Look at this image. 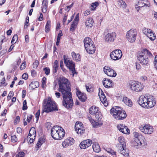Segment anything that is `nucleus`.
<instances>
[{
	"instance_id": "f257e3e1",
	"label": "nucleus",
	"mask_w": 157,
	"mask_h": 157,
	"mask_svg": "<svg viewBox=\"0 0 157 157\" xmlns=\"http://www.w3.org/2000/svg\"><path fill=\"white\" fill-rule=\"evenodd\" d=\"M58 91L63 97L62 104L66 108H71L73 102L71 92V85L68 80L64 77L60 78L58 81Z\"/></svg>"
},
{
	"instance_id": "f03ea898",
	"label": "nucleus",
	"mask_w": 157,
	"mask_h": 157,
	"mask_svg": "<svg viewBox=\"0 0 157 157\" xmlns=\"http://www.w3.org/2000/svg\"><path fill=\"white\" fill-rule=\"evenodd\" d=\"M138 103L142 107L148 108L153 107L155 104L153 97L152 96L147 98L143 96H140L138 100Z\"/></svg>"
},
{
	"instance_id": "7ed1b4c3",
	"label": "nucleus",
	"mask_w": 157,
	"mask_h": 157,
	"mask_svg": "<svg viewBox=\"0 0 157 157\" xmlns=\"http://www.w3.org/2000/svg\"><path fill=\"white\" fill-rule=\"evenodd\" d=\"M43 106V113L45 112L48 113L58 110L56 104L50 97H48L47 99L44 100Z\"/></svg>"
},
{
	"instance_id": "20e7f679",
	"label": "nucleus",
	"mask_w": 157,
	"mask_h": 157,
	"mask_svg": "<svg viewBox=\"0 0 157 157\" xmlns=\"http://www.w3.org/2000/svg\"><path fill=\"white\" fill-rule=\"evenodd\" d=\"M51 135L55 140H60L63 139L65 135L64 129L59 126H55L51 130Z\"/></svg>"
},
{
	"instance_id": "39448f33",
	"label": "nucleus",
	"mask_w": 157,
	"mask_h": 157,
	"mask_svg": "<svg viewBox=\"0 0 157 157\" xmlns=\"http://www.w3.org/2000/svg\"><path fill=\"white\" fill-rule=\"evenodd\" d=\"M111 114L116 120H123L127 116L125 112L118 106L112 108L110 110Z\"/></svg>"
},
{
	"instance_id": "423d86ee",
	"label": "nucleus",
	"mask_w": 157,
	"mask_h": 157,
	"mask_svg": "<svg viewBox=\"0 0 157 157\" xmlns=\"http://www.w3.org/2000/svg\"><path fill=\"white\" fill-rule=\"evenodd\" d=\"M153 57L151 52L147 49H144L138 57V59L142 65H147L149 58Z\"/></svg>"
},
{
	"instance_id": "0eeeda50",
	"label": "nucleus",
	"mask_w": 157,
	"mask_h": 157,
	"mask_svg": "<svg viewBox=\"0 0 157 157\" xmlns=\"http://www.w3.org/2000/svg\"><path fill=\"white\" fill-rule=\"evenodd\" d=\"M128 86L132 90L136 92L141 91L143 88V86L141 83L134 81H129Z\"/></svg>"
},
{
	"instance_id": "6e6552de",
	"label": "nucleus",
	"mask_w": 157,
	"mask_h": 157,
	"mask_svg": "<svg viewBox=\"0 0 157 157\" xmlns=\"http://www.w3.org/2000/svg\"><path fill=\"white\" fill-rule=\"evenodd\" d=\"M133 134L135 138L134 143L135 145L139 147L141 145L144 146L146 144L144 140L145 139L142 135L136 132H134Z\"/></svg>"
},
{
	"instance_id": "1a4fd4ad",
	"label": "nucleus",
	"mask_w": 157,
	"mask_h": 157,
	"mask_svg": "<svg viewBox=\"0 0 157 157\" xmlns=\"http://www.w3.org/2000/svg\"><path fill=\"white\" fill-rule=\"evenodd\" d=\"M137 32L136 29H131L128 31L126 35V38L129 42L133 43L136 40Z\"/></svg>"
},
{
	"instance_id": "9d476101",
	"label": "nucleus",
	"mask_w": 157,
	"mask_h": 157,
	"mask_svg": "<svg viewBox=\"0 0 157 157\" xmlns=\"http://www.w3.org/2000/svg\"><path fill=\"white\" fill-rule=\"evenodd\" d=\"M89 113L92 115H95L96 119L100 120L102 117V115L99 111V108L93 105L89 109Z\"/></svg>"
},
{
	"instance_id": "9b49d317",
	"label": "nucleus",
	"mask_w": 157,
	"mask_h": 157,
	"mask_svg": "<svg viewBox=\"0 0 157 157\" xmlns=\"http://www.w3.org/2000/svg\"><path fill=\"white\" fill-rule=\"evenodd\" d=\"M64 59V63L66 66L68 67L72 72V75L73 76L74 74L76 72L75 69V65L71 60L69 59H65V56H64L63 57Z\"/></svg>"
},
{
	"instance_id": "f8f14e48",
	"label": "nucleus",
	"mask_w": 157,
	"mask_h": 157,
	"mask_svg": "<svg viewBox=\"0 0 157 157\" xmlns=\"http://www.w3.org/2000/svg\"><path fill=\"white\" fill-rule=\"evenodd\" d=\"M122 55L121 51L119 49H116L111 52L110 54L111 58L114 60L120 59Z\"/></svg>"
},
{
	"instance_id": "ddd939ff",
	"label": "nucleus",
	"mask_w": 157,
	"mask_h": 157,
	"mask_svg": "<svg viewBox=\"0 0 157 157\" xmlns=\"http://www.w3.org/2000/svg\"><path fill=\"white\" fill-rule=\"evenodd\" d=\"M36 131L34 127H32L29 131V135L27 136V140L29 143H32L35 139Z\"/></svg>"
},
{
	"instance_id": "4468645a",
	"label": "nucleus",
	"mask_w": 157,
	"mask_h": 157,
	"mask_svg": "<svg viewBox=\"0 0 157 157\" xmlns=\"http://www.w3.org/2000/svg\"><path fill=\"white\" fill-rule=\"evenodd\" d=\"M143 32L151 40H154L155 39V35L152 30L144 28L143 30Z\"/></svg>"
},
{
	"instance_id": "2eb2a0df",
	"label": "nucleus",
	"mask_w": 157,
	"mask_h": 157,
	"mask_svg": "<svg viewBox=\"0 0 157 157\" xmlns=\"http://www.w3.org/2000/svg\"><path fill=\"white\" fill-rule=\"evenodd\" d=\"M139 128L142 132L146 134H151L153 131V127L149 124H146L143 126L141 125Z\"/></svg>"
},
{
	"instance_id": "dca6fc26",
	"label": "nucleus",
	"mask_w": 157,
	"mask_h": 157,
	"mask_svg": "<svg viewBox=\"0 0 157 157\" xmlns=\"http://www.w3.org/2000/svg\"><path fill=\"white\" fill-rule=\"evenodd\" d=\"M75 130L78 134H82L84 132L85 129L83 124L80 122H77L75 124Z\"/></svg>"
},
{
	"instance_id": "f3484780",
	"label": "nucleus",
	"mask_w": 157,
	"mask_h": 157,
	"mask_svg": "<svg viewBox=\"0 0 157 157\" xmlns=\"http://www.w3.org/2000/svg\"><path fill=\"white\" fill-rule=\"evenodd\" d=\"M103 71L108 76L111 77H115L117 75L115 71L108 66H105L104 67Z\"/></svg>"
},
{
	"instance_id": "a211bd4d",
	"label": "nucleus",
	"mask_w": 157,
	"mask_h": 157,
	"mask_svg": "<svg viewBox=\"0 0 157 157\" xmlns=\"http://www.w3.org/2000/svg\"><path fill=\"white\" fill-rule=\"evenodd\" d=\"M98 96L101 101L104 104V106H107L108 105V102L106 100V98L103 92L101 89H99Z\"/></svg>"
},
{
	"instance_id": "6ab92c4d",
	"label": "nucleus",
	"mask_w": 157,
	"mask_h": 157,
	"mask_svg": "<svg viewBox=\"0 0 157 157\" xmlns=\"http://www.w3.org/2000/svg\"><path fill=\"white\" fill-rule=\"evenodd\" d=\"M117 129L122 133L128 134L130 133V130L128 127L124 124H119L117 125Z\"/></svg>"
},
{
	"instance_id": "aec40b11",
	"label": "nucleus",
	"mask_w": 157,
	"mask_h": 157,
	"mask_svg": "<svg viewBox=\"0 0 157 157\" xmlns=\"http://www.w3.org/2000/svg\"><path fill=\"white\" fill-rule=\"evenodd\" d=\"M116 36V34L115 32L109 33L105 36V40L107 42H113Z\"/></svg>"
},
{
	"instance_id": "412c9836",
	"label": "nucleus",
	"mask_w": 157,
	"mask_h": 157,
	"mask_svg": "<svg viewBox=\"0 0 157 157\" xmlns=\"http://www.w3.org/2000/svg\"><path fill=\"white\" fill-rule=\"evenodd\" d=\"M76 94L79 100L82 102H84L86 100L87 97L85 94L82 93L78 88H76Z\"/></svg>"
},
{
	"instance_id": "4be33fe9",
	"label": "nucleus",
	"mask_w": 157,
	"mask_h": 157,
	"mask_svg": "<svg viewBox=\"0 0 157 157\" xmlns=\"http://www.w3.org/2000/svg\"><path fill=\"white\" fill-rule=\"evenodd\" d=\"M150 4L147 0H139L138 3L136 5V9L142 7L144 6H149Z\"/></svg>"
},
{
	"instance_id": "5701e85b",
	"label": "nucleus",
	"mask_w": 157,
	"mask_h": 157,
	"mask_svg": "<svg viewBox=\"0 0 157 157\" xmlns=\"http://www.w3.org/2000/svg\"><path fill=\"white\" fill-rule=\"evenodd\" d=\"M92 141L90 140H86L82 141L79 145L81 149H85L91 146Z\"/></svg>"
},
{
	"instance_id": "b1692460",
	"label": "nucleus",
	"mask_w": 157,
	"mask_h": 157,
	"mask_svg": "<svg viewBox=\"0 0 157 157\" xmlns=\"http://www.w3.org/2000/svg\"><path fill=\"white\" fill-rule=\"evenodd\" d=\"M74 142V140L72 138H67L63 142L62 145L63 147H66L69 146L73 144Z\"/></svg>"
},
{
	"instance_id": "393cba45",
	"label": "nucleus",
	"mask_w": 157,
	"mask_h": 157,
	"mask_svg": "<svg viewBox=\"0 0 157 157\" xmlns=\"http://www.w3.org/2000/svg\"><path fill=\"white\" fill-rule=\"evenodd\" d=\"M102 82L103 84L105 87L109 88L112 87V81L110 79L105 78Z\"/></svg>"
},
{
	"instance_id": "a878e982",
	"label": "nucleus",
	"mask_w": 157,
	"mask_h": 157,
	"mask_svg": "<svg viewBox=\"0 0 157 157\" xmlns=\"http://www.w3.org/2000/svg\"><path fill=\"white\" fill-rule=\"evenodd\" d=\"M85 48L87 52L89 54H91L94 53L95 51V47L94 44L86 47Z\"/></svg>"
},
{
	"instance_id": "bb28decb",
	"label": "nucleus",
	"mask_w": 157,
	"mask_h": 157,
	"mask_svg": "<svg viewBox=\"0 0 157 157\" xmlns=\"http://www.w3.org/2000/svg\"><path fill=\"white\" fill-rule=\"evenodd\" d=\"M122 101L126 105L129 107H131L132 105V103L131 99L127 97H123Z\"/></svg>"
},
{
	"instance_id": "cd10ccee",
	"label": "nucleus",
	"mask_w": 157,
	"mask_h": 157,
	"mask_svg": "<svg viewBox=\"0 0 157 157\" xmlns=\"http://www.w3.org/2000/svg\"><path fill=\"white\" fill-rule=\"evenodd\" d=\"M88 118L90 122L93 125V127H96L98 126H100V125L102 124V123L101 122L99 123V121H101V119H100V120H98L99 122H98L94 121L92 119V118L91 117H88Z\"/></svg>"
},
{
	"instance_id": "c85d7f7f",
	"label": "nucleus",
	"mask_w": 157,
	"mask_h": 157,
	"mask_svg": "<svg viewBox=\"0 0 157 157\" xmlns=\"http://www.w3.org/2000/svg\"><path fill=\"white\" fill-rule=\"evenodd\" d=\"M84 45L85 47L88 46L92 44H94L93 42L89 37H86L84 40Z\"/></svg>"
},
{
	"instance_id": "c756f323",
	"label": "nucleus",
	"mask_w": 157,
	"mask_h": 157,
	"mask_svg": "<svg viewBox=\"0 0 157 157\" xmlns=\"http://www.w3.org/2000/svg\"><path fill=\"white\" fill-rule=\"evenodd\" d=\"M39 86V83L36 81H33L31 82L29 86V88L31 90H33L38 87Z\"/></svg>"
},
{
	"instance_id": "7c9ffc66",
	"label": "nucleus",
	"mask_w": 157,
	"mask_h": 157,
	"mask_svg": "<svg viewBox=\"0 0 157 157\" xmlns=\"http://www.w3.org/2000/svg\"><path fill=\"white\" fill-rule=\"evenodd\" d=\"M92 148L93 150L96 152L98 153L101 151V148L98 143L97 142L93 143Z\"/></svg>"
},
{
	"instance_id": "2f4dec72",
	"label": "nucleus",
	"mask_w": 157,
	"mask_h": 157,
	"mask_svg": "<svg viewBox=\"0 0 157 157\" xmlns=\"http://www.w3.org/2000/svg\"><path fill=\"white\" fill-rule=\"evenodd\" d=\"M71 54L73 59L76 61L78 62L80 61L81 57L79 54H76L73 52H71Z\"/></svg>"
},
{
	"instance_id": "473e14b6",
	"label": "nucleus",
	"mask_w": 157,
	"mask_h": 157,
	"mask_svg": "<svg viewBox=\"0 0 157 157\" xmlns=\"http://www.w3.org/2000/svg\"><path fill=\"white\" fill-rule=\"evenodd\" d=\"M118 140L119 142V144L122 147H126V144L125 140L124 137L122 136H120L118 138Z\"/></svg>"
},
{
	"instance_id": "72a5a7b5",
	"label": "nucleus",
	"mask_w": 157,
	"mask_h": 157,
	"mask_svg": "<svg viewBox=\"0 0 157 157\" xmlns=\"http://www.w3.org/2000/svg\"><path fill=\"white\" fill-rule=\"evenodd\" d=\"M94 23V21L91 18H88L85 22L86 25L88 27H92Z\"/></svg>"
},
{
	"instance_id": "f704fd0d",
	"label": "nucleus",
	"mask_w": 157,
	"mask_h": 157,
	"mask_svg": "<svg viewBox=\"0 0 157 157\" xmlns=\"http://www.w3.org/2000/svg\"><path fill=\"white\" fill-rule=\"evenodd\" d=\"M117 5L118 6L123 9L125 8L126 6V3L122 0H118Z\"/></svg>"
},
{
	"instance_id": "c9c22d12",
	"label": "nucleus",
	"mask_w": 157,
	"mask_h": 157,
	"mask_svg": "<svg viewBox=\"0 0 157 157\" xmlns=\"http://www.w3.org/2000/svg\"><path fill=\"white\" fill-rule=\"evenodd\" d=\"M99 5L98 2H97L92 3L91 6H90V9L91 10H95L96 7Z\"/></svg>"
},
{
	"instance_id": "e433bc0d",
	"label": "nucleus",
	"mask_w": 157,
	"mask_h": 157,
	"mask_svg": "<svg viewBox=\"0 0 157 157\" xmlns=\"http://www.w3.org/2000/svg\"><path fill=\"white\" fill-rule=\"evenodd\" d=\"M58 69V62L57 60H56L54 63L53 69V73H56Z\"/></svg>"
},
{
	"instance_id": "4c0bfd02",
	"label": "nucleus",
	"mask_w": 157,
	"mask_h": 157,
	"mask_svg": "<svg viewBox=\"0 0 157 157\" xmlns=\"http://www.w3.org/2000/svg\"><path fill=\"white\" fill-rule=\"evenodd\" d=\"M50 26L51 21H48L47 22L45 27V31L46 33H47L49 32L50 30Z\"/></svg>"
},
{
	"instance_id": "58836bf2",
	"label": "nucleus",
	"mask_w": 157,
	"mask_h": 157,
	"mask_svg": "<svg viewBox=\"0 0 157 157\" xmlns=\"http://www.w3.org/2000/svg\"><path fill=\"white\" fill-rule=\"evenodd\" d=\"M125 147H121V149L120 153L121 154L124 156H127L128 155V151H126V150L124 149Z\"/></svg>"
},
{
	"instance_id": "ea45409f",
	"label": "nucleus",
	"mask_w": 157,
	"mask_h": 157,
	"mask_svg": "<svg viewBox=\"0 0 157 157\" xmlns=\"http://www.w3.org/2000/svg\"><path fill=\"white\" fill-rule=\"evenodd\" d=\"M45 140L44 138H40L36 144V145L39 147L45 142Z\"/></svg>"
},
{
	"instance_id": "a19ab883",
	"label": "nucleus",
	"mask_w": 157,
	"mask_h": 157,
	"mask_svg": "<svg viewBox=\"0 0 157 157\" xmlns=\"http://www.w3.org/2000/svg\"><path fill=\"white\" fill-rule=\"evenodd\" d=\"M77 24L78 23H75V22L73 21L72 24L71 25L70 30L72 31H74L76 28Z\"/></svg>"
},
{
	"instance_id": "79ce46f5",
	"label": "nucleus",
	"mask_w": 157,
	"mask_h": 157,
	"mask_svg": "<svg viewBox=\"0 0 157 157\" xmlns=\"http://www.w3.org/2000/svg\"><path fill=\"white\" fill-rule=\"evenodd\" d=\"M18 39V36L17 35H14L12 39L11 43L12 44L15 43Z\"/></svg>"
},
{
	"instance_id": "37998d69",
	"label": "nucleus",
	"mask_w": 157,
	"mask_h": 157,
	"mask_svg": "<svg viewBox=\"0 0 157 157\" xmlns=\"http://www.w3.org/2000/svg\"><path fill=\"white\" fill-rule=\"evenodd\" d=\"M28 107L27 105V102L26 100H25L23 102V105L22 108V110H25L27 109Z\"/></svg>"
},
{
	"instance_id": "c03bdc74",
	"label": "nucleus",
	"mask_w": 157,
	"mask_h": 157,
	"mask_svg": "<svg viewBox=\"0 0 157 157\" xmlns=\"http://www.w3.org/2000/svg\"><path fill=\"white\" fill-rule=\"evenodd\" d=\"M41 8L42 13H45L47 11L48 6H41Z\"/></svg>"
},
{
	"instance_id": "a18cd8bd",
	"label": "nucleus",
	"mask_w": 157,
	"mask_h": 157,
	"mask_svg": "<svg viewBox=\"0 0 157 157\" xmlns=\"http://www.w3.org/2000/svg\"><path fill=\"white\" fill-rule=\"evenodd\" d=\"M45 72V74L47 75H49L50 72V69L48 67H45L43 69Z\"/></svg>"
},
{
	"instance_id": "49530a36",
	"label": "nucleus",
	"mask_w": 157,
	"mask_h": 157,
	"mask_svg": "<svg viewBox=\"0 0 157 157\" xmlns=\"http://www.w3.org/2000/svg\"><path fill=\"white\" fill-rule=\"evenodd\" d=\"M11 140L12 142L15 143L17 141L18 139L15 135H14L11 137Z\"/></svg>"
},
{
	"instance_id": "de8ad7c7",
	"label": "nucleus",
	"mask_w": 157,
	"mask_h": 157,
	"mask_svg": "<svg viewBox=\"0 0 157 157\" xmlns=\"http://www.w3.org/2000/svg\"><path fill=\"white\" fill-rule=\"evenodd\" d=\"M46 78L45 77H44L42 79V88H44L45 86Z\"/></svg>"
},
{
	"instance_id": "09e8293b",
	"label": "nucleus",
	"mask_w": 157,
	"mask_h": 157,
	"mask_svg": "<svg viewBox=\"0 0 157 157\" xmlns=\"http://www.w3.org/2000/svg\"><path fill=\"white\" fill-rule=\"evenodd\" d=\"M29 21V17L28 16H27L26 17V20L25 22V25H24V28L25 29L26 28L28 27V25L27 24H28Z\"/></svg>"
},
{
	"instance_id": "8fccbe9b",
	"label": "nucleus",
	"mask_w": 157,
	"mask_h": 157,
	"mask_svg": "<svg viewBox=\"0 0 157 157\" xmlns=\"http://www.w3.org/2000/svg\"><path fill=\"white\" fill-rule=\"evenodd\" d=\"M33 117V115L31 114H30L29 115H28L27 118L26 119V121L28 123H30Z\"/></svg>"
},
{
	"instance_id": "3c124183",
	"label": "nucleus",
	"mask_w": 157,
	"mask_h": 157,
	"mask_svg": "<svg viewBox=\"0 0 157 157\" xmlns=\"http://www.w3.org/2000/svg\"><path fill=\"white\" fill-rule=\"evenodd\" d=\"M48 0H43L42 2L41 6H48Z\"/></svg>"
},
{
	"instance_id": "603ef678",
	"label": "nucleus",
	"mask_w": 157,
	"mask_h": 157,
	"mask_svg": "<svg viewBox=\"0 0 157 157\" xmlns=\"http://www.w3.org/2000/svg\"><path fill=\"white\" fill-rule=\"evenodd\" d=\"M25 153L23 151L20 152L17 155L16 157H24Z\"/></svg>"
},
{
	"instance_id": "864d4df0",
	"label": "nucleus",
	"mask_w": 157,
	"mask_h": 157,
	"mask_svg": "<svg viewBox=\"0 0 157 157\" xmlns=\"http://www.w3.org/2000/svg\"><path fill=\"white\" fill-rule=\"evenodd\" d=\"M14 95V93L13 91H10L9 94L7 96V99L8 100H10L12 97Z\"/></svg>"
},
{
	"instance_id": "5fc2aeb1",
	"label": "nucleus",
	"mask_w": 157,
	"mask_h": 157,
	"mask_svg": "<svg viewBox=\"0 0 157 157\" xmlns=\"http://www.w3.org/2000/svg\"><path fill=\"white\" fill-rule=\"evenodd\" d=\"M39 64V62L38 60H36L33 63V68H36Z\"/></svg>"
},
{
	"instance_id": "6e6d98bb",
	"label": "nucleus",
	"mask_w": 157,
	"mask_h": 157,
	"mask_svg": "<svg viewBox=\"0 0 157 157\" xmlns=\"http://www.w3.org/2000/svg\"><path fill=\"white\" fill-rule=\"evenodd\" d=\"M79 13H78L75 16L74 21L75 22V23L76 22L78 23L79 21Z\"/></svg>"
},
{
	"instance_id": "4d7b16f0",
	"label": "nucleus",
	"mask_w": 157,
	"mask_h": 157,
	"mask_svg": "<svg viewBox=\"0 0 157 157\" xmlns=\"http://www.w3.org/2000/svg\"><path fill=\"white\" fill-rule=\"evenodd\" d=\"M20 121V118L19 116H17L16 117L15 119L14 120V124H17Z\"/></svg>"
},
{
	"instance_id": "13d9d810",
	"label": "nucleus",
	"mask_w": 157,
	"mask_h": 157,
	"mask_svg": "<svg viewBox=\"0 0 157 157\" xmlns=\"http://www.w3.org/2000/svg\"><path fill=\"white\" fill-rule=\"evenodd\" d=\"M154 65L155 68L157 70V56H155V58Z\"/></svg>"
},
{
	"instance_id": "bf43d9fd",
	"label": "nucleus",
	"mask_w": 157,
	"mask_h": 157,
	"mask_svg": "<svg viewBox=\"0 0 157 157\" xmlns=\"http://www.w3.org/2000/svg\"><path fill=\"white\" fill-rule=\"evenodd\" d=\"M40 110H38L36 113L35 116L36 117V118L37 120L38 119L40 115Z\"/></svg>"
},
{
	"instance_id": "052dcab7",
	"label": "nucleus",
	"mask_w": 157,
	"mask_h": 157,
	"mask_svg": "<svg viewBox=\"0 0 157 157\" xmlns=\"http://www.w3.org/2000/svg\"><path fill=\"white\" fill-rule=\"evenodd\" d=\"M5 77H4L2 79L1 82V83L2 84H3L4 86H6L7 85V83H5Z\"/></svg>"
},
{
	"instance_id": "680f3d73",
	"label": "nucleus",
	"mask_w": 157,
	"mask_h": 157,
	"mask_svg": "<svg viewBox=\"0 0 157 157\" xmlns=\"http://www.w3.org/2000/svg\"><path fill=\"white\" fill-rule=\"evenodd\" d=\"M28 75L27 74L24 73L23 74L22 78L23 79L26 80L28 78Z\"/></svg>"
},
{
	"instance_id": "e2e57ef3",
	"label": "nucleus",
	"mask_w": 157,
	"mask_h": 157,
	"mask_svg": "<svg viewBox=\"0 0 157 157\" xmlns=\"http://www.w3.org/2000/svg\"><path fill=\"white\" fill-rule=\"evenodd\" d=\"M86 90L88 92H91L93 91V89L91 87L90 88L89 86H86Z\"/></svg>"
},
{
	"instance_id": "0e129e2a",
	"label": "nucleus",
	"mask_w": 157,
	"mask_h": 157,
	"mask_svg": "<svg viewBox=\"0 0 157 157\" xmlns=\"http://www.w3.org/2000/svg\"><path fill=\"white\" fill-rule=\"evenodd\" d=\"M26 66V64L25 63H23L21 65L20 69L21 70H23L24 69Z\"/></svg>"
},
{
	"instance_id": "69168bd1",
	"label": "nucleus",
	"mask_w": 157,
	"mask_h": 157,
	"mask_svg": "<svg viewBox=\"0 0 157 157\" xmlns=\"http://www.w3.org/2000/svg\"><path fill=\"white\" fill-rule=\"evenodd\" d=\"M136 69L138 70H140L141 68V66L139 63H136Z\"/></svg>"
},
{
	"instance_id": "338daca9",
	"label": "nucleus",
	"mask_w": 157,
	"mask_h": 157,
	"mask_svg": "<svg viewBox=\"0 0 157 157\" xmlns=\"http://www.w3.org/2000/svg\"><path fill=\"white\" fill-rule=\"evenodd\" d=\"M55 95L56 96V97L57 98H60L61 96V94L59 92H57L55 93Z\"/></svg>"
},
{
	"instance_id": "774afa93",
	"label": "nucleus",
	"mask_w": 157,
	"mask_h": 157,
	"mask_svg": "<svg viewBox=\"0 0 157 157\" xmlns=\"http://www.w3.org/2000/svg\"><path fill=\"white\" fill-rule=\"evenodd\" d=\"M90 11L89 10H86L84 13V14L85 16H86L90 14Z\"/></svg>"
}]
</instances>
